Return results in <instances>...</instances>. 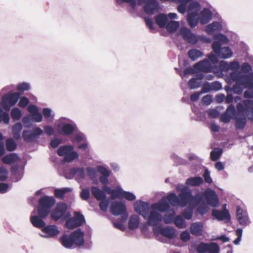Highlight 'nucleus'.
Segmentation results:
<instances>
[{
    "label": "nucleus",
    "mask_w": 253,
    "mask_h": 253,
    "mask_svg": "<svg viewBox=\"0 0 253 253\" xmlns=\"http://www.w3.org/2000/svg\"><path fill=\"white\" fill-rule=\"evenodd\" d=\"M201 8V5L197 1L190 2L187 9V16H219L216 10L211 5L204 8L199 14Z\"/></svg>",
    "instance_id": "obj_1"
},
{
    "label": "nucleus",
    "mask_w": 253,
    "mask_h": 253,
    "mask_svg": "<svg viewBox=\"0 0 253 253\" xmlns=\"http://www.w3.org/2000/svg\"><path fill=\"white\" fill-rule=\"evenodd\" d=\"M231 80L236 82L232 87L233 92L235 94H241L244 89L253 87V72Z\"/></svg>",
    "instance_id": "obj_2"
},
{
    "label": "nucleus",
    "mask_w": 253,
    "mask_h": 253,
    "mask_svg": "<svg viewBox=\"0 0 253 253\" xmlns=\"http://www.w3.org/2000/svg\"><path fill=\"white\" fill-rule=\"evenodd\" d=\"M57 127L59 133L66 136L71 135L78 129L76 123L65 117H61L58 120Z\"/></svg>",
    "instance_id": "obj_3"
},
{
    "label": "nucleus",
    "mask_w": 253,
    "mask_h": 253,
    "mask_svg": "<svg viewBox=\"0 0 253 253\" xmlns=\"http://www.w3.org/2000/svg\"><path fill=\"white\" fill-rule=\"evenodd\" d=\"M219 68L222 72H228L231 71L230 74V79H236L237 77L244 76L245 74H241L239 71L240 64L238 61H233L229 64L227 62L221 61L219 63Z\"/></svg>",
    "instance_id": "obj_4"
},
{
    "label": "nucleus",
    "mask_w": 253,
    "mask_h": 253,
    "mask_svg": "<svg viewBox=\"0 0 253 253\" xmlns=\"http://www.w3.org/2000/svg\"><path fill=\"white\" fill-rule=\"evenodd\" d=\"M146 220V224L149 226L153 227L154 233H157L158 226L161 224L163 220V216L158 211L152 209L148 212V214L144 218Z\"/></svg>",
    "instance_id": "obj_5"
},
{
    "label": "nucleus",
    "mask_w": 253,
    "mask_h": 253,
    "mask_svg": "<svg viewBox=\"0 0 253 253\" xmlns=\"http://www.w3.org/2000/svg\"><path fill=\"white\" fill-rule=\"evenodd\" d=\"M20 94L19 92H8L3 95L1 99V105L3 109L9 111L20 99Z\"/></svg>",
    "instance_id": "obj_6"
},
{
    "label": "nucleus",
    "mask_w": 253,
    "mask_h": 253,
    "mask_svg": "<svg viewBox=\"0 0 253 253\" xmlns=\"http://www.w3.org/2000/svg\"><path fill=\"white\" fill-rule=\"evenodd\" d=\"M236 108L237 114H244L245 113L249 120L253 122V100H245L243 101V105L239 102Z\"/></svg>",
    "instance_id": "obj_7"
},
{
    "label": "nucleus",
    "mask_w": 253,
    "mask_h": 253,
    "mask_svg": "<svg viewBox=\"0 0 253 253\" xmlns=\"http://www.w3.org/2000/svg\"><path fill=\"white\" fill-rule=\"evenodd\" d=\"M176 188L181 191L179 194L180 206L184 207L187 204H191L192 199V192L187 186L178 184Z\"/></svg>",
    "instance_id": "obj_8"
},
{
    "label": "nucleus",
    "mask_w": 253,
    "mask_h": 253,
    "mask_svg": "<svg viewBox=\"0 0 253 253\" xmlns=\"http://www.w3.org/2000/svg\"><path fill=\"white\" fill-rule=\"evenodd\" d=\"M143 9L148 15H153L159 12L161 9L160 3L157 0H142Z\"/></svg>",
    "instance_id": "obj_9"
},
{
    "label": "nucleus",
    "mask_w": 253,
    "mask_h": 253,
    "mask_svg": "<svg viewBox=\"0 0 253 253\" xmlns=\"http://www.w3.org/2000/svg\"><path fill=\"white\" fill-rule=\"evenodd\" d=\"M196 251L198 253H218L219 247L217 244L214 242L210 243L201 242L197 246Z\"/></svg>",
    "instance_id": "obj_10"
},
{
    "label": "nucleus",
    "mask_w": 253,
    "mask_h": 253,
    "mask_svg": "<svg viewBox=\"0 0 253 253\" xmlns=\"http://www.w3.org/2000/svg\"><path fill=\"white\" fill-rule=\"evenodd\" d=\"M204 199L206 203L213 208H217L219 206L218 196L215 192L211 189H207L204 192Z\"/></svg>",
    "instance_id": "obj_11"
},
{
    "label": "nucleus",
    "mask_w": 253,
    "mask_h": 253,
    "mask_svg": "<svg viewBox=\"0 0 253 253\" xmlns=\"http://www.w3.org/2000/svg\"><path fill=\"white\" fill-rule=\"evenodd\" d=\"M43 131L39 127L36 126L32 130H24L22 132V137L26 142H31L42 135Z\"/></svg>",
    "instance_id": "obj_12"
},
{
    "label": "nucleus",
    "mask_w": 253,
    "mask_h": 253,
    "mask_svg": "<svg viewBox=\"0 0 253 253\" xmlns=\"http://www.w3.org/2000/svg\"><path fill=\"white\" fill-rule=\"evenodd\" d=\"M85 222L84 216L78 212H75L74 216L69 218L65 223V226L69 229H73L83 224Z\"/></svg>",
    "instance_id": "obj_13"
},
{
    "label": "nucleus",
    "mask_w": 253,
    "mask_h": 253,
    "mask_svg": "<svg viewBox=\"0 0 253 253\" xmlns=\"http://www.w3.org/2000/svg\"><path fill=\"white\" fill-rule=\"evenodd\" d=\"M236 218L241 226H248L251 223L247 211L242 209L239 206L236 207Z\"/></svg>",
    "instance_id": "obj_14"
},
{
    "label": "nucleus",
    "mask_w": 253,
    "mask_h": 253,
    "mask_svg": "<svg viewBox=\"0 0 253 253\" xmlns=\"http://www.w3.org/2000/svg\"><path fill=\"white\" fill-rule=\"evenodd\" d=\"M24 167L17 164H13L11 166V179L13 182H17L21 180L24 175Z\"/></svg>",
    "instance_id": "obj_15"
},
{
    "label": "nucleus",
    "mask_w": 253,
    "mask_h": 253,
    "mask_svg": "<svg viewBox=\"0 0 253 253\" xmlns=\"http://www.w3.org/2000/svg\"><path fill=\"white\" fill-rule=\"evenodd\" d=\"M42 233L39 234L42 237L45 238H52L57 236L59 233V230L57 226L50 225L45 226L42 229Z\"/></svg>",
    "instance_id": "obj_16"
},
{
    "label": "nucleus",
    "mask_w": 253,
    "mask_h": 253,
    "mask_svg": "<svg viewBox=\"0 0 253 253\" xmlns=\"http://www.w3.org/2000/svg\"><path fill=\"white\" fill-rule=\"evenodd\" d=\"M67 209L66 204L62 203L58 204L55 209L51 212L52 218L55 221H57L61 218H65L67 217L65 215Z\"/></svg>",
    "instance_id": "obj_17"
},
{
    "label": "nucleus",
    "mask_w": 253,
    "mask_h": 253,
    "mask_svg": "<svg viewBox=\"0 0 253 253\" xmlns=\"http://www.w3.org/2000/svg\"><path fill=\"white\" fill-rule=\"evenodd\" d=\"M150 208L148 203L142 201H137L134 204L135 211L141 215L143 218H145L147 214L150 211Z\"/></svg>",
    "instance_id": "obj_18"
},
{
    "label": "nucleus",
    "mask_w": 253,
    "mask_h": 253,
    "mask_svg": "<svg viewBox=\"0 0 253 253\" xmlns=\"http://www.w3.org/2000/svg\"><path fill=\"white\" fill-rule=\"evenodd\" d=\"M213 39L214 41L212 44V48L214 52H218L223 44H226L229 42L227 37L222 34L214 35Z\"/></svg>",
    "instance_id": "obj_19"
},
{
    "label": "nucleus",
    "mask_w": 253,
    "mask_h": 253,
    "mask_svg": "<svg viewBox=\"0 0 253 253\" xmlns=\"http://www.w3.org/2000/svg\"><path fill=\"white\" fill-rule=\"evenodd\" d=\"M110 211L116 216L123 214L126 212V205L121 202H113L110 206Z\"/></svg>",
    "instance_id": "obj_20"
},
{
    "label": "nucleus",
    "mask_w": 253,
    "mask_h": 253,
    "mask_svg": "<svg viewBox=\"0 0 253 253\" xmlns=\"http://www.w3.org/2000/svg\"><path fill=\"white\" fill-rule=\"evenodd\" d=\"M179 33L185 41L191 44H195L198 42L197 37L188 28L181 27Z\"/></svg>",
    "instance_id": "obj_21"
},
{
    "label": "nucleus",
    "mask_w": 253,
    "mask_h": 253,
    "mask_svg": "<svg viewBox=\"0 0 253 253\" xmlns=\"http://www.w3.org/2000/svg\"><path fill=\"white\" fill-rule=\"evenodd\" d=\"M194 68L200 71L205 73H210L212 71L213 66L208 59H204L194 65Z\"/></svg>",
    "instance_id": "obj_22"
},
{
    "label": "nucleus",
    "mask_w": 253,
    "mask_h": 253,
    "mask_svg": "<svg viewBox=\"0 0 253 253\" xmlns=\"http://www.w3.org/2000/svg\"><path fill=\"white\" fill-rule=\"evenodd\" d=\"M170 208L169 203L166 198H163L159 202L155 203L151 205V208L156 211L165 212Z\"/></svg>",
    "instance_id": "obj_23"
},
{
    "label": "nucleus",
    "mask_w": 253,
    "mask_h": 253,
    "mask_svg": "<svg viewBox=\"0 0 253 253\" xmlns=\"http://www.w3.org/2000/svg\"><path fill=\"white\" fill-rule=\"evenodd\" d=\"M97 169L98 172L101 174L99 178L101 183L103 186L108 185L109 184L108 177L110 174V171L105 167L101 165L97 166Z\"/></svg>",
    "instance_id": "obj_24"
},
{
    "label": "nucleus",
    "mask_w": 253,
    "mask_h": 253,
    "mask_svg": "<svg viewBox=\"0 0 253 253\" xmlns=\"http://www.w3.org/2000/svg\"><path fill=\"white\" fill-rule=\"evenodd\" d=\"M71 234L75 245L78 246H82L84 245V234L81 229H78Z\"/></svg>",
    "instance_id": "obj_25"
},
{
    "label": "nucleus",
    "mask_w": 253,
    "mask_h": 253,
    "mask_svg": "<svg viewBox=\"0 0 253 253\" xmlns=\"http://www.w3.org/2000/svg\"><path fill=\"white\" fill-rule=\"evenodd\" d=\"M158 232L162 236L169 239H172L176 236L175 229L169 226L164 228H158L157 230V232Z\"/></svg>",
    "instance_id": "obj_26"
},
{
    "label": "nucleus",
    "mask_w": 253,
    "mask_h": 253,
    "mask_svg": "<svg viewBox=\"0 0 253 253\" xmlns=\"http://www.w3.org/2000/svg\"><path fill=\"white\" fill-rule=\"evenodd\" d=\"M212 215L218 220H229L230 218L229 211L226 209L223 211L213 209L212 211Z\"/></svg>",
    "instance_id": "obj_27"
},
{
    "label": "nucleus",
    "mask_w": 253,
    "mask_h": 253,
    "mask_svg": "<svg viewBox=\"0 0 253 253\" xmlns=\"http://www.w3.org/2000/svg\"><path fill=\"white\" fill-rule=\"evenodd\" d=\"M55 204L54 198L47 196L42 197L39 200V205L49 210H50Z\"/></svg>",
    "instance_id": "obj_28"
},
{
    "label": "nucleus",
    "mask_w": 253,
    "mask_h": 253,
    "mask_svg": "<svg viewBox=\"0 0 253 253\" xmlns=\"http://www.w3.org/2000/svg\"><path fill=\"white\" fill-rule=\"evenodd\" d=\"M235 127L237 129H243L247 124V119L244 114H237L234 117Z\"/></svg>",
    "instance_id": "obj_29"
},
{
    "label": "nucleus",
    "mask_w": 253,
    "mask_h": 253,
    "mask_svg": "<svg viewBox=\"0 0 253 253\" xmlns=\"http://www.w3.org/2000/svg\"><path fill=\"white\" fill-rule=\"evenodd\" d=\"M204 224L201 222H196L191 224L190 230L194 236H200L202 234Z\"/></svg>",
    "instance_id": "obj_30"
},
{
    "label": "nucleus",
    "mask_w": 253,
    "mask_h": 253,
    "mask_svg": "<svg viewBox=\"0 0 253 253\" xmlns=\"http://www.w3.org/2000/svg\"><path fill=\"white\" fill-rule=\"evenodd\" d=\"M60 240L62 246L67 249H71L74 245L71 234L70 235L64 234L61 236Z\"/></svg>",
    "instance_id": "obj_31"
},
{
    "label": "nucleus",
    "mask_w": 253,
    "mask_h": 253,
    "mask_svg": "<svg viewBox=\"0 0 253 253\" xmlns=\"http://www.w3.org/2000/svg\"><path fill=\"white\" fill-rule=\"evenodd\" d=\"M214 53L222 59L229 58L233 55L232 51L229 47H221L218 52Z\"/></svg>",
    "instance_id": "obj_32"
},
{
    "label": "nucleus",
    "mask_w": 253,
    "mask_h": 253,
    "mask_svg": "<svg viewBox=\"0 0 253 253\" xmlns=\"http://www.w3.org/2000/svg\"><path fill=\"white\" fill-rule=\"evenodd\" d=\"M221 29V25L219 22H213L212 23L208 25L205 29L206 32L208 35H212Z\"/></svg>",
    "instance_id": "obj_33"
},
{
    "label": "nucleus",
    "mask_w": 253,
    "mask_h": 253,
    "mask_svg": "<svg viewBox=\"0 0 253 253\" xmlns=\"http://www.w3.org/2000/svg\"><path fill=\"white\" fill-rule=\"evenodd\" d=\"M42 218L38 215H31L30 221L34 227L42 229L45 225V223Z\"/></svg>",
    "instance_id": "obj_34"
},
{
    "label": "nucleus",
    "mask_w": 253,
    "mask_h": 253,
    "mask_svg": "<svg viewBox=\"0 0 253 253\" xmlns=\"http://www.w3.org/2000/svg\"><path fill=\"white\" fill-rule=\"evenodd\" d=\"M91 191L93 196L98 201L106 198V194L104 191L97 187H91Z\"/></svg>",
    "instance_id": "obj_35"
},
{
    "label": "nucleus",
    "mask_w": 253,
    "mask_h": 253,
    "mask_svg": "<svg viewBox=\"0 0 253 253\" xmlns=\"http://www.w3.org/2000/svg\"><path fill=\"white\" fill-rule=\"evenodd\" d=\"M22 129V125L21 123H16L12 126V132L13 138L18 140L21 138V132Z\"/></svg>",
    "instance_id": "obj_36"
},
{
    "label": "nucleus",
    "mask_w": 253,
    "mask_h": 253,
    "mask_svg": "<svg viewBox=\"0 0 253 253\" xmlns=\"http://www.w3.org/2000/svg\"><path fill=\"white\" fill-rule=\"evenodd\" d=\"M140 223V219L138 215L133 214L130 216L128 220V228L131 230L136 229Z\"/></svg>",
    "instance_id": "obj_37"
},
{
    "label": "nucleus",
    "mask_w": 253,
    "mask_h": 253,
    "mask_svg": "<svg viewBox=\"0 0 253 253\" xmlns=\"http://www.w3.org/2000/svg\"><path fill=\"white\" fill-rule=\"evenodd\" d=\"M203 182V179L201 177H191L186 180V184L191 186H197L202 184Z\"/></svg>",
    "instance_id": "obj_38"
},
{
    "label": "nucleus",
    "mask_w": 253,
    "mask_h": 253,
    "mask_svg": "<svg viewBox=\"0 0 253 253\" xmlns=\"http://www.w3.org/2000/svg\"><path fill=\"white\" fill-rule=\"evenodd\" d=\"M19 160H20V158L18 155L15 153L7 155L2 158L3 162L8 165L14 163Z\"/></svg>",
    "instance_id": "obj_39"
},
{
    "label": "nucleus",
    "mask_w": 253,
    "mask_h": 253,
    "mask_svg": "<svg viewBox=\"0 0 253 253\" xmlns=\"http://www.w3.org/2000/svg\"><path fill=\"white\" fill-rule=\"evenodd\" d=\"M74 150V147L71 145H64L60 146L57 150V153L59 156H64V159L69 152Z\"/></svg>",
    "instance_id": "obj_40"
},
{
    "label": "nucleus",
    "mask_w": 253,
    "mask_h": 253,
    "mask_svg": "<svg viewBox=\"0 0 253 253\" xmlns=\"http://www.w3.org/2000/svg\"><path fill=\"white\" fill-rule=\"evenodd\" d=\"M166 198L171 206H180L179 196H177L175 193H171L169 194Z\"/></svg>",
    "instance_id": "obj_41"
},
{
    "label": "nucleus",
    "mask_w": 253,
    "mask_h": 253,
    "mask_svg": "<svg viewBox=\"0 0 253 253\" xmlns=\"http://www.w3.org/2000/svg\"><path fill=\"white\" fill-rule=\"evenodd\" d=\"M42 114L46 121L52 122L54 119L55 114L49 108H44L42 109Z\"/></svg>",
    "instance_id": "obj_42"
},
{
    "label": "nucleus",
    "mask_w": 253,
    "mask_h": 253,
    "mask_svg": "<svg viewBox=\"0 0 253 253\" xmlns=\"http://www.w3.org/2000/svg\"><path fill=\"white\" fill-rule=\"evenodd\" d=\"M155 21L157 24L160 27L163 28L166 26L169 21V18L175 19L177 17H155Z\"/></svg>",
    "instance_id": "obj_43"
},
{
    "label": "nucleus",
    "mask_w": 253,
    "mask_h": 253,
    "mask_svg": "<svg viewBox=\"0 0 253 253\" xmlns=\"http://www.w3.org/2000/svg\"><path fill=\"white\" fill-rule=\"evenodd\" d=\"M72 191L70 188H58L54 190V196L58 199H63L65 193Z\"/></svg>",
    "instance_id": "obj_44"
},
{
    "label": "nucleus",
    "mask_w": 253,
    "mask_h": 253,
    "mask_svg": "<svg viewBox=\"0 0 253 253\" xmlns=\"http://www.w3.org/2000/svg\"><path fill=\"white\" fill-rule=\"evenodd\" d=\"M71 173L76 175L78 179H83L85 177V171L83 168H74L71 169Z\"/></svg>",
    "instance_id": "obj_45"
},
{
    "label": "nucleus",
    "mask_w": 253,
    "mask_h": 253,
    "mask_svg": "<svg viewBox=\"0 0 253 253\" xmlns=\"http://www.w3.org/2000/svg\"><path fill=\"white\" fill-rule=\"evenodd\" d=\"M189 57L192 60L195 61L198 58L203 56V53L199 50L196 49H190L188 52Z\"/></svg>",
    "instance_id": "obj_46"
},
{
    "label": "nucleus",
    "mask_w": 253,
    "mask_h": 253,
    "mask_svg": "<svg viewBox=\"0 0 253 253\" xmlns=\"http://www.w3.org/2000/svg\"><path fill=\"white\" fill-rule=\"evenodd\" d=\"M179 27V23L178 22L170 20L168 21L166 28L169 32L173 33L176 31Z\"/></svg>",
    "instance_id": "obj_47"
},
{
    "label": "nucleus",
    "mask_w": 253,
    "mask_h": 253,
    "mask_svg": "<svg viewBox=\"0 0 253 253\" xmlns=\"http://www.w3.org/2000/svg\"><path fill=\"white\" fill-rule=\"evenodd\" d=\"M86 140L85 135L81 132H76L72 138V141L74 143H79Z\"/></svg>",
    "instance_id": "obj_48"
},
{
    "label": "nucleus",
    "mask_w": 253,
    "mask_h": 253,
    "mask_svg": "<svg viewBox=\"0 0 253 253\" xmlns=\"http://www.w3.org/2000/svg\"><path fill=\"white\" fill-rule=\"evenodd\" d=\"M11 117L13 121H19L22 117L21 110L17 107L13 108L11 111Z\"/></svg>",
    "instance_id": "obj_49"
},
{
    "label": "nucleus",
    "mask_w": 253,
    "mask_h": 253,
    "mask_svg": "<svg viewBox=\"0 0 253 253\" xmlns=\"http://www.w3.org/2000/svg\"><path fill=\"white\" fill-rule=\"evenodd\" d=\"M10 117L9 114L5 111H4L0 107V124L3 122L6 125L9 123Z\"/></svg>",
    "instance_id": "obj_50"
},
{
    "label": "nucleus",
    "mask_w": 253,
    "mask_h": 253,
    "mask_svg": "<svg viewBox=\"0 0 253 253\" xmlns=\"http://www.w3.org/2000/svg\"><path fill=\"white\" fill-rule=\"evenodd\" d=\"M175 225L180 229L184 228L186 227L185 222L181 215H177L173 220Z\"/></svg>",
    "instance_id": "obj_51"
},
{
    "label": "nucleus",
    "mask_w": 253,
    "mask_h": 253,
    "mask_svg": "<svg viewBox=\"0 0 253 253\" xmlns=\"http://www.w3.org/2000/svg\"><path fill=\"white\" fill-rule=\"evenodd\" d=\"M204 195L203 192L201 193H197L194 196L192 195L191 203V204L197 206L204 201Z\"/></svg>",
    "instance_id": "obj_52"
},
{
    "label": "nucleus",
    "mask_w": 253,
    "mask_h": 253,
    "mask_svg": "<svg viewBox=\"0 0 253 253\" xmlns=\"http://www.w3.org/2000/svg\"><path fill=\"white\" fill-rule=\"evenodd\" d=\"M222 150L220 148H216L212 150L210 154L211 159L212 161H217L222 153Z\"/></svg>",
    "instance_id": "obj_53"
},
{
    "label": "nucleus",
    "mask_w": 253,
    "mask_h": 253,
    "mask_svg": "<svg viewBox=\"0 0 253 253\" xmlns=\"http://www.w3.org/2000/svg\"><path fill=\"white\" fill-rule=\"evenodd\" d=\"M6 148L8 151H13L15 150L17 144L14 140L11 138H7L5 141Z\"/></svg>",
    "instance_id": "obj_54"
},
{
    "label": "nucleus",
    "mask_w": 253,
    "mask_h": 253,
    "mask_svg": "<svg viewBox=\"0 0 253 253\" xmlns=\"http://www.w3.org/2000/svg\"><path fill=\"white\" fill-rule=\"evenodd\" d=\"M50 210L44 208L40 205L38 207V213L39 216L43 218L46 217L49 214Z\"/></svg>",
    "instance_id": "obj_55"
},
{
    "label": "nucleus",
    "mask_w": 253,
    "mask_h": 253,
    "mask_svg": "<svg viewBox=\"0 0 253 253\" xmlns=\"http://www.w3.org/2000/svg\"><path fill=\"white\" fill-rule=\"evenodd\" d=\"M175 214V212L174 211L170 210L169 214H166L163 217L164 222L166 224L170 223L174 220Z\"/></svg>",
    "instance_id": "obj_56"
},
{
    "label": "nucleus",
    "mask_w": 253,
    "mask_h": 253,
    "mask_svg": "<svg viewBox=\"0 0 253 253\" xmlns=\"http://www.w3.org/2000/svg\"><path fill=\"white\" fill-rule=\"evenodd\" d=\"M79 155L76 151L73 150L72 151L69 152L66 156H65L64 159V161L67 162H71L74 160L78 159Z\"/></svg>",
    "instance_id": "obj_57"
},
{
    "label": "nucleus",
    "mask_w": 253,
    "mask_h": 253,
    "mask_svg": "<svg viewBox=\"0 0 253 253\" xmlns=\"http://www.w3.org/2000/svg\"><path fill=\"white\" fill-rule=\"evenodd\" d=\"M86 173L87 176L91 180L94 179L97 176V169L94 168L87 167L86 169Z\"/></svg>",
    "instance_id": "obj_58"
},
{
    "label": "nucleus",
    "mask_w": 253,
    "mask_h": 253,
    "mask_svg": "<svg viewBox=\"0 0 253 253\" xmlns=\"http://www.w3.org/2000/svg\"><path fill=\"white\" fill-rule=\"evenodd\" d=\"M100 201V202L99 204V207L100 210L104 212L106 211L109 205L110 199L109 198L106 199V198H105Z\"/></svg>",
    "instance_id": "obj_59"
},
{
    "label": "nucleus",
    "mask_w": 253,
    "mask_h": 253,
    "mask_svg": "<svg viewBox=\"0 0 253 253\" xmlns=\"http://www.w3.org/2000/svg\"><path fill=\"white\" fill-rule=\"evenodd\" d=\"M201 82L198 81L195 78L191 79L188 82V85L190 89H193L199 87L201 85Z\"/></svg>",
    "instance_id": "obj_60"
},
{
    "label": "nucleus",
    "mask_w": 253,
    "mask_h": 253,
    "mask_svg": "<svg viewBox=\"0 0 253 253\" xmlns=\"http://www.w3.org/2000/svg\"><path fill=\"white\" fill-rule=\"evenodd\" d=\"M123 191L124 190L121 187H118L116 190L114 189L111 193V198L114 199L116 198L122 197Z\"/></svg>",
    "instance_id": "obj_61"
},
{
    "label": "nucleus",
    "mask_w": 253,
    "mask_h": 253,
    "mask_svg": "<svg viewBox=\"0 0 253 253\" xmlns=\"http://www.w3.org/2000/svg\"><path fill=\"white\" fill-rule=\"evenodd\" d=\"M31 85L29 83L27 82H23L18 84L17 85V88L19 91L23 92L24 91L28 90L30 89Z\"/></svg>",
    "instance_id": "obj_62"
},
{
    "label": "nucleus",
    "mask_w": 253,
    "mask_h": 253,
    "mask_svg": "<svg viewBox=\"0 0 253 253\" xmlns=\"http://www.w3.org/2000/svg\"><path fill=\"white\" fill-rule=\"evenodd\" d=\"M187 21L191 28L195 27L199 21L198 17H187Z\"/></svg>",
    "instance_id": "obj_63"
},
{
    "label": "nucleus",
    "mask_w": 253,
    "mask_h": 253,
    "mask_svg": "<svg viewBox=\"0 0 253 253\" xmlns=\"http://www.w3.org/2000/svg\"><path fill=\"white\" fill-rule=\"evenodd\" d=\"M225 113L227 115H229V116L231 117L232 119H234L235 116L237 114L235 108L232 104H230L228 106Z\"/></svg>",
    "instance_id": "obj_64"
}]
</instances>
